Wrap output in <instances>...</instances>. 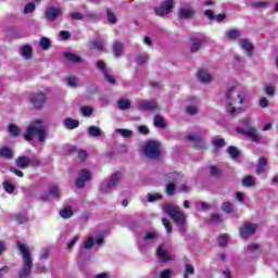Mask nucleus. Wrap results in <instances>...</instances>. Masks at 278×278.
Instances as JSON below:
<instances>
[{
  "instance_id": "nucleus-1",
  "label": "nucleus",
  "mask_w": 278,
  "mask_h": 278,
  "mask_svg": "<svg viewBox=\"0 0 278 278\" xmlns=\"http://www.w3.org/2000/svg\"><path fill=\"white\" fill-rule=\"evenodd\" d=\"M16 247L23 257L24 265L22 269L17 274V278H27L31 275V268H34V261L31 260V251L29 248L22 243L21 241H16Z\"/></svg>"
},
{
  "instance_id": "nucleus-2",
  "label": "nucleus",
  "mask_w": 278,
  "mask_h": 278,
  "mask_svg": "<svg viewBox=\"0 0 278 278\" xmlns=\"http://www.w3.org/2000/svg\"><path fill=\"white\" fill-rule=\"evenodd\" d=\"M42 119L33 121L26 128V132L24 134V140L26 142H31L34 138H38V142H45L47 140V130L42 125Z\"/></svg>"
},
{
  "instance_id": "nucleus-3",
  "label": "nucleus",
  "mask_w": 278,
  "mask_h": 278,
  "mask_svg": "<svg viewBox=\"0 0 278 278\" xmlns=\"http://www.w3.org/2000/svg\"><path fill=\"white\" fill-rule=\"evenodd\" d=\"M163 211L165 212V214L172 217L177 227H180V229H186V214L179 211V206H175L173 204H165L163 206Z\"/></svg>"
},
{
  "instance_id": "nucleus-4",
  "label": "nucleus",
  "mask_w": 278,
  "mask_h": 278,
  "mask_svg": "<svg viewBox=\"0 0 278 278\" xmlns=\"http://www.w3.org/2000/svg\"><path fill=\"white\" fill-rule=\"evenodd\" d=\"M47 94H49V89L29 93V103L33 105L34 110H42V108L47 105V101H49Z\"/></svg>"
},
{
  "instance_id": "nucleus-5",
  "label": "nucleus",
  "mask_w": 278,
  "mask_h": 278,
  "mask_svg": "<svg viewBox=\"0 0 278 278\" xmlns=\"http://www.w3.org/2000/svg\"><path fill=\"white\" fill-rule=\"evenodd\" d=\"M242 125L248 127V130H244L241 127H237L236 131L237 134H241V136H245V138H251L252 142H260V135L257 134V129L255 127L251 126V121L249 118L241 119Z\"/></svg>"
},
{
  "instance_id": "nucleus-6",
  "label": "nucleus",
  "mask_w": 278,
  "mask_h": 278,
  "mask_svg": "<svg viewBox=\"0 0 278 278\" xmlns=\"http://www.w3.org/2000/svg\"><path fill=\"white\" fill-rule=\"evenodd\" d=\"M144 154L150 160H157L162 154L160 151V142L155 140H148L144 146Z\"/></svg>"
},
{
  "instance_id": "nucleus-7",
  "label": "nucleus",
  "mask_w": 278,
  "mask_h": 278,
  "mask_svg": "<svg viewBox=\"0 0 278 278\" xmlns=\"http://www.w3.org/2000/svg\"><path fill=\"white\" fill-rule=\"evenodd\" d=\"M255 231H257V226L250 222H245L243 227L239 228V233L244 240L251 238V236H255Z\"/></svg>"
},
{
  "instance_id": "nucleus-8",
  "label": "nucleus",
  "mask_w": 278,
  "mask_h": 278,
  "mask_svg": "<svg viewBox=\"0 0 278 278\" xmlns=\"http://www.w3.org/2000/svg\"><path fill=\"white\" fill-rule=\"evenodd\" d=\"M187 140H189L190 142H193L194 147L200 151L207 150V144H205V141H203L202 134H190L187 136Z\"/></svg>"
},
{
  "instance_id": "nucleus-9",
  "label": "nucleus",
  "mask_w": 278,
  "mask_h": 278,
  "mask_svg": "<svg viewBox=\"0 0 278 278\" xmlns=\"http://www.w3.org/2000/svg\"><path fill=\"white\" fill-rule=\"evenodd\" d=\"M90 179H92V174H90V170H88L87 168H83L78 173V177L76 178V187L79 189L85 188L86 181H90Z\"/></svg>"
},
{
  "instance_id": "nucleus-10",
  "label": "nucleus",
  "mask_w": 278,
  "mask_h": 278,
  "mask_svg": "<svg viewBox=\"0 0 278 278\" xmlns=\"http://www.w3.org/2000/svg\"><path fill=\"white\" fill-rule=\"evenodd\" d=\"M175 8V1L167 0L164 1L161 7L155 9L156 16H166V14H170L173 12V9Z\"/></svg>"
},
{
  "instance_id": "nucleus-11",
  "label": "nucleus",
  "mask_w": 278,
  "mask_h": 278,
  "mask_svg": "<svg viewBox=\"0 0 278 278\" xmlns=\"http://www.w3.org/2000/svg\"><path fill=\"white\" fill-rule=\"evenodd\" d=\"M60 16H62V9L60 8L48 7L45 11V18L51 23L55 22Z\"/></svg>"
},
{
  "instance_id": "nucleus-12",
  "label": "nucleus",
  "mask_w": 278,
  "mask_h": 278,
  "mask_svg": "<svg viewBox=\"0 0 278 278\" xmlns=\"http://www.w3.org/2000/svg\"><path fill=\"white\" fill-rule=\"evenodd\" d=\"M138 110H140L141 112H153L157 110V101L143 100L138 103Z\"/></svg>"
},
{
  "instance_id": "nucleus-13",
  "label": "nucleus",
  "mask_w": 278,
  "mask_h": 278,
  "mask_svg": "<svg viewBox=\"0 0 278 278\" xmlns=\"http://www.w3.org/2000/svg\"><path fill=\"white\" fill-rule=\"evenodd\" d=\"M195 14H197V10H194L193 8L179 9V18H181V21H188L190 18H193Z\"/></svg>"
},
{
  "instance_id": "nucleus-14",
  "label": "nucleus",
  "mask_w": 278,
  "mask_h": 278,
  "mask_svg": "<svg viewBox=\"0 0 278 278\" xmlns=\"http://www.w3.org/2000/svg\"><path fill=\"white\" fill-rule=\"evenodd\" d=\"M114 58H121L123 55V49L125 45L121 40H115L112 46Z\"/></svg>"
},
{
  "instance_id": "nucleus-15",
  "label": "nucleus",
  "mask_w": 278,
  "mask_h": 278,
  "mask_svg": "<svg viewBox=\"0 0 278 278\" xmlns=\"http://www.w3.org/2000/svg\"><path fill=\"white\" fill-rule=\"evenodd\" d=\"M239 45L241 49L247 51L248 55L251 58L253 55V43L249 39H239Z\"/></svg>"
},
{
  "instance_id": "nucleus-16",
  "label": "nucleus",
  "mask_w": 278,
  "mask_h": 278,
  "mask_svg": "<svg viewBox=\"0 0 278 278\" xmlns=\"http://www.w3.org/2000/svg\"><path fill=\"white\" fill-rule=\"evenodd\" d=\"M64 58L67 62H71L72 64H81V62H84L81 56L71 52H64Z\"/></svg>"
},
{
  "instance_id": "nucleus-17",
  "label": "nucleus",
  "mask_w": 278,
  "mask_h": 278,
  "mask_svg": "<svg viewBox=\"0 0 278 278\" xmlns=\"http://www.w3.org/2000/svg\"><path fill=\"white\" fill-rule=\"evenodd\" d=\"M15 164H16L17 168H28L29 167V156H27V155L18 156L15 160Z\"/></svg>"
},
{
  "instance_id": "nucleus-18",
  "label": "nucleus",
  "mask_w": 278,
  "mask_h": 278,
  "mask_svg": "<svg viewBox=\"0 0 278 278\" xmlns=\"http://www.w3.org/2000/svg\"><path fill=\"white\" fill-rule=\"evenodd\" d=\"M198 79L202 81V84H210V81H212V75L205 70H199Z\"/></svg>"
},
{
  "instance_id": "nucleus-19",
  "label": "nucleus",
  "mask_w": 278,
  "mask_h": 278,
  "mask_svg": "<svg viewBox=\"0 0 278 278\" xmlns=\"http://www.w3.org/2000/svg\"><path fill=\"white\" fill-rule=\"evenodd\" d=\"M0 157H3L4 160H12L14 157V152L12 149L8 148V146H4L0 148Z\"/></svg>"
},
{
  "instance_id": "nucleus-20",
  "label": "nucleus",
  "mask_w": 278,
  "mask_h": 278,
  "mask_svg": "<svg viewBox=\"0 0 278 278\" xmlns=\"http://www.w3.org/2000/svg\"><path fill=\"white\" fill-rule=\"evenodd\" d=\"M63 124L66 129H77V127H79V121L73 119L71 117H66Z\"/></svg>"
},
{
  "instance_id": "nucleus-21",
  "label": "nucleus",
  "mask_w": 278,
  "mask_h": 278,
  "mask_svg": "<svg viewBox=\"0 0 278 278\" xmlns=\"http://www.w3.org/2000/svg\"><path fill=\"white\" fill-rule=\"evenodd\" d=\"M241 184H242V186H244V188H253L256 186L255 178L251 175L244 176Z\"/></svg>"
},
{
  "instance_id": "nucleus-22",
  "label": "nucleus",
  "mask_w": 278,
  "mask_h": 278,
  "mask_svg": "<svg viewBox=\"0 0 278 278\" xmlns=\"http://www.w3.org/2000/svg\"><path fill=\"white\" fill-rule=\"evenodd\" d=\"M106 18L111 25H116L118 23V18L116 17V13H114V10L112 8L106 9Z\"/></svg>"
},
{
  "instance_id": "nucleus-23",
  "label": "nucleus",
  "mask_w": 278,
  "mask_h": 278,
  "mask_svg": "<svg viewBox=\"0 0 278 278\" xmlns=\"http://www.w3.org/2000/svg\"><path fill=\"white\" fill-rule=\"evenodd\" d=\"M21 51H22V58H24V60H31L33 58L31 46H23Z\"/></svg>"
},
{
  "instance_id": "nucleus-24",
  "label": "nucleus",
  "mask_w": 278,
  "mask_h": 278,
  "mask_svg": "<svg viewBox=\"0 0 278 278\" xmlns=\"http://www.w3.org/2000/svg\"><path fill=\"white\" fill-rule=\"evenodd\" d=\"M212 144L214 147V153H218V149H223L226 142H225V139L223 138H215L213 139Z\"/></svg>"
},
{
  "instance_id": "nucleus-25",
  "label": "nucleus",
  "mask_w": 278,
  "mask_h": 278,
  "mask_svg": "<svg viewBox=\"0 0 278 278\" xmlns=\"http://www.w3.org/2000/svg\"><path fill=\"white\" fill-rule=\"evenodd\" d=\"M88 135L91 138H99L101 137L103 134L101 132V128L97 127V126H89L88 127Z\"/></svg>"
},
{
  "instance_id": "nucleus-26",
  "label": "nucleus",
  "mask_w": 278,
  "mask_h": 278,
  "mask_svg": "<svg viewBox=\"0 0 278 278\" xmlns=\"http://www.w3.org/2000/svg\"><path fill=\"white\" fill-rule=\"evenodd\" d=\"M118 181H121V172H116L112 175L110 181L108 182L106 187L108 188H114V186H116V184H118Z\"/></svg>"
},
{
  "instance_id": "nucleus-27",
  "label": "nucleus",
  "mask_w": 278,
  "mask_h": 278,
  "mask_svg": "<svg viewBox=\"0 0 278 278\" xmlns=\"http://www.w3.org/2000/svg\"><path fill=\"white\" fill-rule=\"evenodd\" d=\"M156 255L160 260H163V262H168L170 257H168V253H166V250L162 245H160L156 250Z\"/></svg>"
},
{
  "instance_id": "nucleus-28",
  "label": "nucleus",
  "mask_w": 278,
  "mask_h": 278,
  "mask_svg": "<svg viewBox=\"0 0 278 278\" xmlns=\"http://www.w3.org/2000/svg\"><path fill=\"white\" fill-rule=\"evenodd\" d=\"M227 153L230 154L231 160H238L240 157V150L233 146L227 148Z\"/></svg>"
},
{
  "instance_id": "nucleus-29",
  "label": "nucleus",
  "mask_w": 278,
  "mask_h": 278,
  "mask_svg": "<svg viewBox=\"0 0 278 278\" xmlns=\"http://www.w3.org/2000/svg\"><path fill=\"white\" fill-rule=\"evenodd\" d=\"M9 134L13 138H18L21 136V128L16 126L15 124H10L9 125Z\"/></svg>"
},
{
  "instance_id": "nucleus-30",
  "label": "nucleus",
  "mask_w": 278,
  "mask_h": 278,
  "mask_svg": "<svg viewBox=\"0 0 278 278\" xmlns=\"http://www.w3.org/2000/svg\"><path fill=\"white\" fill-rule=\"evenodd\" d=\"M66 84L70 88H77L79 86V78L75 75L70 76L66 78Z\"/></svg>"
},
{
  "instance_id": "nucleus-31",
  "label": "nucleus",
  "mask_w": 278,
  "mask_h": 278,
  "mask_svg": "<svg viewBox=\"0 0 278 278\" xmlns=\"http://www.w3.org/2000/svg\"><path fill=\"white\" fill-rule=\"evenodd\" d=\"M61 218H71L73 217V208L71 206H65L63 210L60 211Z\"/></svg>"
},
{
  "instance_id": "nucleus-32",
  "label": "nucleus",
  "mask_w": 278,
  "mask_h": 278,
  "mask_svg": "<svg viewBox=\"0 0 278 278\" xmlns=\"http://www.w3.org/2000/svg\"><path fill=\"white\" fill-rule=\"evenodd\" d=\"M190 40L192 42L191 53H197V51H199V49H201V39L191 37Z\"/></svg>"
},
{
  "instance_id": "nucleus-33",
  "label": "nucleus",
  "mask_w": 278,
  "mask_h": 278,
  "mask_svg": "<svg viewBox=\"0 0 278 278\" xmlns=\"http://www.w3.org/2000/svg\"><path fill=\"white\" fill-rule=\"evenodd\" d=\"M226 37L228 40H236V38H240V30L232 28L226 33Z\"/></svg>"
},
{
  "instance_id": "nucleus-34",
  "label": "nucleus",
  "mask_w": 278,
  "mask_h": 278,
  "mask_svg": "<svg viewBox=\"0 0 278 278\" xmlns=\"http://www.w3.org/2000/svg\"><path fill=\"white\" fill-rule=\"evenodd\" d=\"M117 104H118L119 110H123V111L129 110L131 108V102H129V100H127V99H119L117 101Z\"/></svg>"
},
{
  "instance_id": "nucleus-35",
  "label": "nucleus",
  "mask_w": 278,
  "mask_h": 278,
  "mask_svg": "<svg viewBox=\"0 0 278 278\" xmlns=\"http://www.w3.org/2000/svg\"><path fill=\"white\" fill-rule=\"evenodd\" d=\"M233 204L231 202H224L222 204V211L225 212V214H233Z\"/></svg>"
},
{
  "instance_id": "nucleus-36",
  "label": "nucleus",
  "mask_w": 278,
  "mask_h": 278,
  "mask_svg": "<svg viewBox=\"0 0 278 278\" xmlns=\"http://www.w3.org/2000/svg\"><path fill=\"white\" fill-rule=\"evenodd\" d=\"M13 220H15V223H18V225H25V223H27L29 219L27 218V215L15 214L13 216Z\"/></svg>"
},
{
  "instance_id": "nucleus-37",
  "label": "nucleus",
  "mask_w": 278,
  "mask_h": 278,
  "mask_svg": "<svg viewBox=\"0 0 278 278\" xmlns=\"http://www.w3.org/2000/svg\"><path fill=\"white\" fill-rule=\"evenodd\" d=\"M154 125L155 127H160L161 129L166 128V124L164 123V117H162L161 115L154 116Z\"/></svg>"
},
{
  "instance_id": "nucleus-38",
  "label": "nucleus",
  "mask_w": 278,
  "mask_h": 278,
  "mask_svg": "<svg viewBox=\"0 0 278 278\" xmlns=\"http://www.w3.org/2000/svg\"><path fill=\"white\" fill-rule=\"evenodd\" d=\"M39 47H41L43 51L49 50V48L51 47V40H49V38L47 37H42L39 41Z\"/></svg>"
},
{
  "instance_id": "nucleus-39",
  "label": "nucleus",
  "mask_w": 278,
  "mask_h": 278,
  "mask_svg": "<svg viewBox=\"0 0 278 278\" xmlns=\"http://www.w3.org/2000/svg\"><path fill=\"white\" fill-rule=\"evenodd\" d=\"M211 177H215L216 179H220L223 177V172L218 169L215 165L211 166Z\"/></svg>"
},
{
  "instance_id": "nucleus-40",
  "label": "nucleus",
  "mask_w": 278,
  "mask_h": 278,
  "mask_svg": "<svg viewBox=\"0 0 278 278\" xmlns=\"http://www.w3.org/2000/svg\"><path fill=\"white\" fill-rule=\"evenodd\" d=\"M49 194L51 197H54V199H60V194H61L60 187L58 186L50 187Z\"/></svg>"
},
{
  "instance_id": "nucleus-41",
  "label": "nucleus",
  "mask_w": 278,
  "mask_h": 278,
  "mask_svg": "<svg viewBox=\"0 0 278 278\" xmlns=\"http://www.w3.org/2000/svg\"><path fill=\"white\" fill-rule=\"evenodd\" d=\"M136 62L139 66H142V64H147V62H149V54H139Z\"/></svg>"
},
{
  "instance_id": "nucleus-42",
  "label": "nucleus",
  "mask_w": 278,
  "mask_h": 278,
  "mask_svg": "<svg viewBox=\"0 0 278 278\" xmlns=\"http://www.w3.org/2000/svg\"><path fill=\"white\" fill-rule=\"evenodd\" d=\"M91 49H96L97 51H103V41L93 40L90 42Z\"/></svg>"
},
{
  "instance_id": "nucleus-43",
  "label": "nucleus",
  "mask_w": 278,
  "mask_h": 278,
  "mask_svg": "<svg viewBox=\"0 0 278 278\" xmlns=\"http://www.w3.org/2000/svg\"><path fill=\"white\" fill-rule=\"evenodd\" d=\"M117 134H121L123 138H131V136H134V131L125 128L117 129Z\"/></svg>"
},
{
  "instance_id": "nucleus-44",
  "label": "nucleus",
  "mask_w": 278,
  "mask_h": 278,
  "mask_svg": "<svg viewBox=\"0 0 278 278\" xmlns=\"http://www.w3.org/2000/svg\"><path fill=\"white\" fill-rule=\"evenodd\" d=\"M227 242H229V235H222L218 238V245L219 247H227Z\"/></svg>"
},
{
  "instance_id": "nucleus-45",
  "label": "nucleus",
  "mask_w": 278,
  "mask_h": 278,
  "mask_svg": "<svg viewBox=\"0 0 278 278\" xmlns=\"http://www.w3.org/2000/svg\"><path fill=\"white\" fill-rule=\"evenodd\" d=\"M149 203H154V201H160L162 199V194L160 193H148L147 195Z\"/></svg>"
},
{
  "instance_id": "nucleus-46",
  "label": "nucleus",
  "mask_w": 278,
  "mask_h": 278,
  "mask_svg": "<svg viewBox=\"0 0 278 278\" xmlns=\"http://www.w3.org/2000/svg\"><path fill=\"white\" fill-rule=\"evenodd\" d=\"M163 226L165 227L167 233H173V225H170V222L168 218L163 217L162 218Z\"/></svg>"
},
{
  "instance_id": "nucleus-47",
  "label": "nucleus",
  "mask_w": 278,
  "mask_h": 278,
  "mask_svg": "<svg viewBox=\"0 0 278 278\" xmlns=\"http://www.w3.org/2000/svg\"><path fill=\"white\" fill-rule=\"evenodd\" d=\"M3 187H4L5 192H9V194H12V192H14V190H16V187H14V185H12V182H10V181H4Z\"/></svg>"
},
{
  "instance_id": "nucleus-48",
  "label": "nucleus",
  "mask_w": 278,
  "mask_h": 278,
  "mask_svg": "<svg viewBox=\"0 0 278 278\" xmlns=\"http://www.w3.org/2000/svg\"><path fill=\"white\" fill-rule=\"evenodd\" d=\"M36 10V4L34 2H29L24 7V14H31Z\"/></svg>"
},
{
  "instance_id": "nucleus-49",
  "label": "nucleus",
  "mask_w": 278,
  "mask_h": 278,
  "mask_svg": "<svg viewBox=\"0 0 278 278\" xmlns=\"http://www.w3.org/2000/svg\"><path fill=\"white\" fill-rule=\"evenodd\" d=\"M103 77L108 81V84H110L111 86H114V84H116V78L110 75V72H104Z\"/></svg>"
},
{
  "instance_id": "nucleus-50",
  "label": "nucleus",
  "mask_w": 278,
  "mask_h": 278,
  "mask_svg": "<svg viewBox=\"0 0 278 278\" xmlns=\"http://www.w3.org/2000/svg\"><path fill=\"white\" fill-rule=\"evenodd\" d=\"M193 274H194V266L190 264L185 265L184 278H188L189 275H193Z\"/></svg>"
},
{
  "instance_id": "nucleus-51",
  "label": "nucleus",
  "mask_w": 278,
  "mask_h": 278,
  "mask_svg": "<svg viewBox=\"0 0 278 278\" xmlns=\"http://www.w3.org/2000/svg\"><path fill=\"white\" fill-rule=\"evenodd\" d=\"M210 223L212 225H218V224L223 223V219L220 218L219 214H213V215H211Z\"/></svg>"
},
{
  "instance_id": "nucleus-52",
  "label": "nucleus",
  "mask_w": 278,
  "mask_h": 278,
  "mask_svg": "<svg viewBox=\"0 0 278 278\" xmlns=\"http://www.w3.org/2000/svg\"><path fill=\"white\" fill-rule=\"evenodd\" d=\"M264 90H265V93L267 94V97H275V86L266 85Z\"/></svg>"
},
{
  "instance_id": "nucleus-53",
  "label": "nucleus",
  "mask_w": 278,
  "mask_h": 278,
  "mask_svg": "<svg viewBox=\"0 0 278 278\" xmlns=\"http://www.w3.org/2000/svg\"><path fill=\"white\" fill-rule=\"evenodd\" d=\"M28 166H31L33 168H38V166H40V160L36 157H28Z\"/></svg>"
},
{
  "instance_id": "nucleus-54",
  "label": "nucleus",
  "mask_w": 278,
  "mask_h": 278,
  "mask_svg": "<svg viewBox=\"0 0 278 278\" xmlns=\"http://www.w3.org/2000/svg\"><path fill=\"white\" fill-rule=\"evenodd\" d=\"M97 68L99 71H102V75L108 73V66L105 65V62H103L101 60L97 61Z\"/></svg>"
},
{
  "instance_id": "nucleus-55",
  "label": "nucleus",
  "mask_w": 278,
  "mask_h": 278,
  "mask_svg": "<svg viewBox=\"0 0 278 278\" xmlns=\"http://www.w3.org/2000/svg\"><path fill=\"white\" fill-rule=\"evenodd\" d=\"M166 194H168V197H173L175 194V184L174 182L167 184Z\"/></svg>"
},
{
  "instance_id": "nucleus-56",
  "label": "nucleus",
  "mask_w": 278,
  "mask_h": 278,
  "mask_svg": "<svg viewBox=\"0 0 278 278\" xmlns=\"http://www.w3.org/2000/svg\"><path fill=\"white\" fill-rule=\"evenodd\" d=\"M80 112H81V114H83V116H92V108H90V106H83L81 109H80Z\"/></svg>"
},
{
  "instance_id": "nucleus-57",
  "label": "nucleus",
  "mask_w": 278,
  "mask_h": 278,
  "mask_svg": "<svg viewBox=\"0 0 278 278\" xmlns=\"http://www.w3.org/2000/svg\"><path fill=\"white\" fill-rule=\"evenodd\" d=\"M87 159H88V152H86V150H79L78 160H80V162H86Z\"/></svg>"
},
{
  "instance_id": "nucleus-58",
  "label": "nucleus",
  "mask_w": 278,
  "mask_h": 278,
  "mask_svg": "<svg viewBox=\"0 0 278 278\" xmlns=\"http://www.w3.org/2000/svg\"><path fill=\"white\" fill-rule=\"evenodd\" d=\"M92 247H94V240L92 238H88L85 242H84V249H92Z\"/></svg>"
},
{
  "instance_id": "nucleus-59",
  "label": "nucleus",
  "mask_w": 278,
  "mask_h": 278,
  "mask_svg": "<svg viewBox=\"0 0 278 278\" xmlns=\"http://www.w3.org/2000/svg\"><path fill=\"white\" fill-rule=\"evenodd\" d=\"M186 112H187V114L194 116V114H197L199 112V110L197 109V106L190 105V106H187Z\"/></svg>"
},
{
  "instance_id": "nucleus-60",
  "label": "nucleus",
  "mask_w": 278,
  "mask_h": 278,
  "mask_svg": "<svg viewBox=\"0 0 278 278\" xmlns=\"http://www.w3.org/2000/svg\"><path fill=\"white\" fill-rule=\"evenodd\" d=\"M71 16L72 21H84V14L79 12H73Z\"/></svg>"
},
{
  "instance_id": "nucleus-61",
  "label": "nucleus",
  "mask_w": 278,
  "mask_h": 278,
  "mask_svg": "<svg viewBox=\"0 0 278 278\" xmlns=\"http://www.w3.org/2000/svg\"><path fill=\"white\" fill-rule=\"evenodd\" d=\"M252 8L254 9H258V8H267L268 7V2H252Z\"/></svg>"
},
{
  "instance_id": "nucleus-62",
  "label": "nucleus",
  "mask_w": 278,
  "mask_h": 278,
  "mask_svg": "<svg viewBox=\"0 0 278 278\" xmlns=\"http://www.w3.org/2000/svg\"><path fill=\"white\" fill-rule=\"evenodd\" d=\"M170 275H173V270L164 269L161 271L160 278H170Z\"/></svg>"
},
{
  "instance_id": "nucleus-63",
  "label": "nucleus",
  "mask_w": 278,
  "mask_h": 278,
  "mask_svg": "<svg viewBox=\"0 0 278 278\" xmlns=\"http://www.w3.org/2000/svg\"><path fill=\"white\" fill-rule=\"evenodd\" d=\"M60 36L63 40H68L71 38V33L68 30H61Z\"/></svg>"
},
{
  "instance_id": "nucleus-64",
  "label": "nucleus",
  "mask_w": 278,
  "mask_h": 278,
  "mask_svg": "<svg viewBox=\"0 0 278 278\" xmlns=\"http://www.w3.org/2000/svg\"><path fill=\"white\" fill-rule=\"evenodd\" d=\"M157 238V235L155 232H146L144 240H155Z\"/></svg>"
}]
</instances>
